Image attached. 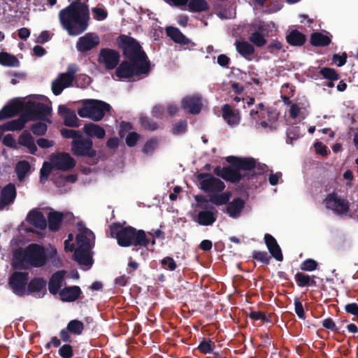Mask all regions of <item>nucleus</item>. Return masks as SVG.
Returning <instances> with one entry per match:
<instances>
[{
	"instance_id": "obj_15",
	"label": "nucleus",
	"mask_w": 358,
	"mask_h": 358,
	"mask_svg": "<svg viewBox=\"0 0 358 358\" xmlns=\"http://www.w3.org/2000/svg\"><path fill=\"white\" fill-rule=\"evenodd\" d=\"M16 196L17 192L14 184L10 182L4 186L0 193V210L13 204Z\"/></svg>"
},
{
	"instance_id": "obj_51",
	"label": "nucleus",
	"mask_w": 358,
	"mask_h": 358,
	"mask_svg": "<svg viewBox=\"0 0 358 358\" xmlns=\"http://www.w3.org/2000/svg\"><path fill=\"white\" fill-rule=\"evenodd\" d=\"M140 122L141 126L146 130L155 131L158 129L157 123L147 116L141 117Z\"/></svg>"
},
{
	"instance_id": "obj_20",
	"label": "nucleus",
	"mask_w": 358,
	"mask_h": 358,
	"mask_svg": "<svg viewBox=\"0 0 358 358\" xmlns=\"http://www.w3.org/2000/svg\"><path fill=\"white\" fill-rule=\"evenodd\" d=\"M73 80L69 76L68 74L61 73L58 75L57 78L52 83L51 89L52 93L55 96L59 95L64 89L71 87L73 84Z\"/></svg>"
},
{
	"instance_id": "obj_60",
	"label": "nucleus",
	"mask_w": 358,
	"mask_h": 358,
	"mask_svg": "<svg viewBox=\"0 0 358 358\" xmlns=\"http://www.w3.org/2000/svg\"><path fill=\"white\" fill-rule=\"evenodd\" d=\"M248 315L251 320L254 321L262 320L266 322H270L266 314L262 311L251 310Z\"/></svg>"
},
{
	"instance_id": "obj_12",
	"label": "nucleus",
	"mask_w": 358,
	"mask_h": 358,
	"mask_svg": "<svg viewBox=\"0 0 358 358\" xmlns=\"http://www.w3.org/2000/svg\"><path fill=\"white\" fill-rule=\"evenodd\" d=\"M120 59L119 52L108 48L101 49L98 62L103 64L107 70H113L118 65Z\"/></svg>"
},
{
	"instance_id": "obj_27",
	"label": "nucleus",
	"mask_w": 358,
	"mask_h": 358,
	"mask_svg": "<svg viewBox=\"0 0 358 358\" xmlns=\"http://www.w3.org/2000/svg\"><path fill=\"white\" fill-rule=\"evenodd\" d=\"M286 42L291 46L301 47L303 46L306 41V36L297 29H292L285 36Z\"/></svg>"
},
{
	"instance_id": "obj_45",
	"label": "nucleus",
	"mask_w": 358,
	"mask_h": 358,
	"mask_svg": "<svg viewBox=\"0 0 358 358\" xmlns=\"http://www.w3.org/2000/svg\"><path fill=\"white\" fill-rule=\"evenodd\" d=\"M289 113L292 119L301 116L303 120H304L308 114L306 108L300 107L299 103H292L290 106Z\"/></svg>"
},
{
	"instance_id": "obj_50",
	"label": "nucleus",
	"mask_w": 358,
	"mask_h": 358,
	"mask_svg": "<svg viewBox=\"0 0 358 358\" xmlns=\"http://www.w3.org/2000/svg\"><path fill=\"white\" fill-rule=\"evenodd\" d=\"M54 166L50 162H44L42 168L40 170V180L44 182L48 180V177Z\"/></svg>"
},
{
	"instance_id": "obj_30",
	"label": "nucleus",
	"mask_w": 358,
	"mask_h": 358,
	"mask_svg": "<svg viewBox=\"0 0 358 358\" xmlns=\"http://www.w3.org/2000/svg\"><path fill=\"white\" fill-rule=\"evenodd\" d=\"M64 213L53 210L48 214L47 223L49 230L53 232L58 231L64 219Z\"/></svg>"
},
{
	"instance_id": "obj_17",
	"label": "nucleus",
	"mask_w": 358,
	"mask_h": 358,
	"mask_svg": "<svg viewBox=\"0 0 358 358\" xmlns=\"http://www.w3.org/2000/svg\"><path fill=\"white\" fill-rule=\"evenodd\" d=\"M99 42L100 39L97 35L87 33L78 39L76 48L80 52H87L97 46Z\"/></svg>"
},
{
	"instance_id": "obj_63",
	"label": "nucleus",
	"mask_w": 358,
	"mask_h": 358,
	"mask_svg": "<svg viewBox=\"0 0 358 358\" xmlns=\"http://www.w3.org/2000/svg\"><path fill=\"white\" fill-rule=\"evenodd\" d=\"M162 266L170 271L176 270L177 265L174 259L171 257H166L161 261Z\"/></svg>"
},
{
	"instance_id": "obj_54",
	"label": "nucleus",
	"mask_w": 358,
	"mask_h": 358,
	"mask_svg": "<svg viewBox=\"0 0 358 358\" xmlns=\"http://www.w3.org/2000/svg\"><path fill=\"white\" fill-rule=\"evenodd\" d=\"M48 126L45 123L38 122L31 126V130L34 135L43 136L45 134Z\"/></svg>"
},
{
	"instance_id": "obj_24",
	"label": "nucleus",
	"mask_w": 358,
	"mask_h": 358,
	"mask_svg": "<svg viewBox=\"0 0 358 358\" xmlns=\"http://www.w3.org/2000/svg\"><path fill=\"white\" fill-rule=\"evenodd\" d=\"M65 274L66 271L62 270L56 271L51 275L48 282V290L50 294L55 295L60 292Z\"/></svg>"
},
{
	"instance_id": "obj_46",
	"label": "nucleus",
	"mask_w": 358,
	"mask_h": 358,
	"mask_svg": "<svg viewBox=\"0 0 358 358\" xmlns=\"http://www.w3.org/2000/svg\"><path fill=\"white\" fill-rule=\"evenodd\" d=\"M319 73L323 77V78L327 79L328 80L336 81L340 79L339 74L333 68H321L319 71Z\"/></svg>"
},
{
	"instance_id": "obj_61",
	"label": "nucleus",
	"mask_w": 358,
	"mask_h": 358,
	"mask_svg": "<svg viewBox=\"0 0 358 358\" xmlns=\"http://www.w3.org/2000/svg\"><path fill=\"white\" fill-rule=\"evenodd\" d=\"M267 166L265 164H262L260 163L257 164L255 162V167H254L249 176V178H255L257 176H261L266 171Z\"/></svg>"
},
{
	"instance_id": "obj_36",
	"label": "nucleus",
	"mask_w": 358,
	"mask_h": 358,
	"mask_svg": "<svg viewBox=\"0 0 358 358\" xmlns=\"http://www.w3.org/2000/svg\"><path fill=\"white\" fill-rule=\"evenodd\" d=\"M217 210L212 212L210 210H201L197 215V222L203 226L212 225L217 219Z\"/></svg>"
},
{
	"instance_id": "obj_44",
	"label": "nucleus",
	"mask_w": 358,
	"mask_h": 358,
	"mask_svg": "<svg viewBox=\"0 0 358 358\" xmlns=\"http://www.w3.org/2000/svg\"><path fill=\"white\" fill-rule=\"evenodd\" d=\"M215 348V344L210 338L203 337L197 347V350L202 354H209L213 352Z\"/></svg>"
},
{
	"instance_id": "obj_42",
	"label": "nucleus",
	"mask_w": 358,
	"mask_h": 358,
	"mask_svg": "<svg viewBox=\"0 0 358 358\" xmlns=\"http://www.w3.org/2000/svg\"><path fill=\"white\" fill-rule=\"evenodd\" d=\"M70 36H78L84 32L89 24H61Z\"/></svg>"
},
{
	"instance_id": "obj_57",
	"label": "nucleus",
	"mask_w": 358,
	"mask_h": 358,
	"mask_svg": "<svg viewBox=\"0 0 358 358\" xmlns=\"http://www.w3.org/2000/svg\"><path fill=\"white\" fill-rule=\"evenodd\" d=\"M187 128V122L186 120H180L173 125L172 133L174 135H180L185 133Z\"/></svg>"
},
{
	"instance_id": "obj_14",
	"label": "nucleus",
	"mask_w": 358,
	"mask_h": 358,
	"mask_svg": "<svg viewBox=\"0 0 358 358\" xmlns=\"http://www.w3.org/2000/svg\"><path fill=\"white\" fill-rule=\"evenodd\" d=\"M181 107L190 114H199L203 107L201 97L198 95L187 96L182 99Z\"/></svg>"
},
{
	"instance_id": "obj_8",
	"label": "nucleus",
	"mask_w": 358,
	"mask_h": 358,
	"mask_svg": "<svg viewBox=\"0 0 358 358\" xmlns=\"http://www.w3.org/2000/svg\"><path fill=\"white\" fill-rule=\"evenodd\" d=\"M196 178L199 182L200 189L205 192H222L225 188L224 182L211 173H199Z\"/></svg>"
},
{
	"instance_id": "obj_16",
	"label": "nucleus",
	"mask_w": 358,
	"mask_h": 358,
	"mask_svg": "<svg viewBox=\"0 0 358 358\" xmlns=\"http://www.w3.org/2000/svg\"><path fill=\"white\" fill-rule=\"evenodd\" d=\"M24 106V102L18 99L12 100L0 110V120L14 117L20 112L23 111Z\"/></svg>"
},
{
	"instance_id": "obj_4",
	"label": "nucleus",
	"mask_w": 358,
	"mask_h": 358,
	"mask_svg": "<svg viewBox=\"0 0 358 358\" xmlns=\"http://www.w3.org/2000/svg\"><path fill=\"white\" fill-rule=\"evenodd\" d=\"M60 22H88L90 10L85 3L72 2L59 13Z\"/></svg>"
},
{
	"instance_id": "obj_48",
	"label": "nucleus",
	"mask_w": 358,
	"mask_h": 358,
	"mask_svg": "<svg viewBox=\"0 0 358 358\" xmlns=\"http://www.w3.org/2000/svg\"><path fill=\"white\" fill-rule=\"evenodd\" d=\"M266 113L261 110L253 108L250 111V120L257 129L259 128V122L262 119L266 118Z\"/></svg>"
},
{
	"instance_id": "obj_7",
	"label": "nucleus",
	"mask_w": 358,
	"mask_h": 358,
	"mask_svg": "<svg viewBox=\"0 0 358 358\" xmlns=\"http://www.w3.org/2000/svg\"><path fill=\"white\" fill-rule=\"evenodd\" d=\"M71 151L76 157L94 158L96 151L93 148V141L90 138H85L83 135L79 138L72 141Z\"/></svg>"
},
{
	"instance_id": "obj_35",
	"label": "nucleus",
	"mask_w": 358,
	"mask_h": 358,
	"mask_svg": "<svg viewBox=\"0 0 358 358\" xmlns=\"http://www.w3.org/2000/svg\"><path fill=\"white\" fill-rule=\"evenodd\" d=\"M83 131L90 137H96L99 139L103 138L106 136L105 129L94 123L85 124Z\"/></svg>"
},
{
	"instance_id": "obj_64",
	"label": "nucleus",
	"mask_w": 358,
	"mask_h": 358,
	"mask_svg": "<svg viewBox=\"0 0 358 358\" xmlns=\"http://www.w3.org/2000/svg\"><path fill=\"white\" fill-rule=\"evenodd\" d=\"M294 309L295 313L297 315V316L302 320H304L306 317L305 312L303 309V306L302 303L299 301L298 298H296L294 299Z\"/></svg>"
},
{
	"instance_id": "obj_6",
	"label": "nucleus",
	"mask_w": 358,
	"mask_h": 358,
	"mask_svg": "<svg viewBox=\"0 0 358 358\" xmlns=\"http://www.w3.org/2000/svg\"><path fill=\"white\" fill-rule=\"evenodd\" d=\"M24 260L28 265L39 268L46 264L48 257L43 246L31 243L24 250Z\"/></svg>"
},
{
	"instance_id": "obj_5",
	"label": "nucleus",
	"mask_w": 358,
	"mask_h": 358,
	"mask_svg": "<svg viewBox=\"0 0 358 358\" xmlns=\"http://www.w3.org/2000/svg\"><path fill=\"white\" fill-rule=\"evenodd\" d=\"M23 110L29 121L40 120L50 122L47 117L51 114L52 107L48 104L29 101L24 103Z\"/></svg>"
},
{
	"instance_id": "obj_1",
	"label": "nucleus",
	"mask_w": 358,
	"mask_h": 358,
	"mask_svg": "<svg viewBox=\"0 0 358 358\" xmlns=\"http://www.w3.org/2000/svg\"><path fill=\"white\" fill-rule=\"evenodd\" d=\"M117 43L125 59L116 69L115 74L117 77L130 78L150 73V60L136 39L121 34L117 38Z\"/></svg>"
},
{
	"instance_id": "obj_2",
	"label": "nucleus",
	"mask_w": 358,
	"mask_h": 358,
	"mask_svg": "<svg viewBox=\"0 0 358 358\" xmlns=\"http://www.w3.org/2000/svg\"><path fill=\"white\" fill-rule=\"evenodd\" d=\"M109 229L110 236L115 238L121 247H147L150 243L142 229L138 230L131 226L123 227L120 222L111 224Z\"/></svg>"
},
{
	"instance_id": "obj_43",
	"label": "nucleus",
	"mask_w": 358,
	"mask_h": 358,
	"mask_svg": "<svg viewBox=\"0 0 358 358\" xmlns=\"http://www.w3.org/2000/svg\"><path fill=\"white\" fill-rule=\"evenodd\" d=\"M0 64L5 66L17 67L20 64L17 58L6 52H0Z\"/></svg>"
},
{
	"instance_id": "obj_29",
	"label": "nucleus",
	"mask_w": 358,
	"mask_h": 358,
	"mask_svg": "<svg viewBox=\"0 0 358 358\" xmlns=\"http://www.w3.org/2000/svg\"><path fill=\"white\" fill-rule=\"evenodd\" d=\"M229 166L224 167V173L222 178L227 181H229L233 183L239 182L245 175H242L238 168L234 165V162H229Z\"/></svg>"
},
{
	"instance_id": "obj_25",
	"label": "nucleus",
	"mask_w": 358,
	"mask_h": 358,
	"mask_svg": "<svg viewBox=\"0 0 358 358\" xmlns=\"http://www.w3.org/2000/svg\"><path fill=\"white\" fill-rule=\"evenodd\" d=\"M81 294V289L77 285L65 287L59 292L61 300L65 302H73L76 301Z\"/></svg>"
},
{
	"instance_id": "obj_40",
	"label": "nucleus",
	"mask_w": 358,
	"mask_h": 358,
	"mask_svg": "<svg viewBox=\"0 0 358 358\" xmlns=\"http://www.w3.org/2000/svg\"><path fill=\"white\" fill-rule=\"evenodd\" d=\"M231 194L230 192H225L221 194H212L209 195V201L216 206L227 204L230 200Z\"/></svg>"
},
{
	"instance_id": "obj_39",
	"label": "nucleus",
	"mask_w": 358,
	"mask_h": 358,
	"mask_svg": "<svg viewBox=\"0 0 358 358\" xmlns=\"http://www.w3.org/2000/svg\"><path fill=\"white\" fill-rule=\"evenodd\" d=\"M235 45L236 51L243 57L246 58L255 53L254 46L248 41H236Z\"/></svg>"
},
{
	"instance_id": "obj_22",
	"label": "nucleus",
	"mask_w": 358,
	"mask_h": 358,
	"mask_svg": "<svg viewBox=\"0 0 358 358\" xmlns=\"http://www.w3.org/2000/svg\"><path fill=\"white\" fill-rule=\"evenodd\" d=\"M90 250L91 249L83 248L81 247L75 248L73 259L80 265L92 266L93 259L90 255Z\"/></svg>"
},
{
	"instance_id": "obj_9",
	"label": "nucleus",
	"mask_w": 358,
	"mask_h": 358,
	"mask_svg": "<svg viewBox=\"0 0 358 358\" xmlns=\"http://www.w3.org/2000/svg\"><path fill=\"white\" fill-rule=\"evenodd\" d=\"M248 31V39L256 47L262 48L266 44V37L268 36L269 34L268 24H251Z\"/></svg>"
},
{
	"instance_id": "obj_28",
	"label": "nucleus",
	"mask_w": 358,
	"mask_h": 358,
	"mask_svg": "<svg viewBox=\"0 0 358 358\" xmlns=\"http://www.w3.org/2000/svg\"><path fill=\"white\" fill-rule=\"evenodd\" d=\"M166 34L170 37L175 43H178L181 45H189L192 44L195 45L190 39L187 38L178 28L173 27H168L166 29Z\"/></svg>"
},
{
	"instance_id": "obj_33",
	"label": "nucleus",
	"mask_w": 358,
	"mask_h": 358,
	"mask_svg": "<svg viewBox=\"0 0 358 358\" xmlns=\"http://www.w3.org/2000/svg\"><path fill=\"white\" fill-rule=\"evenodd\" d=\"M224 120L231 126L237 125L240 122V115L238 111L231 109L229 104H224L222 108Z\"/></svg>"
},
{
	"instance_id": "obj_3",
	"label": "nucleus",
	"mask_w": 358,
	"mask_h": 358,
	"mask_svg": "<svg viewBox=\"0 0 358 358\" xmlns=\"http://www.w3.org/2000/svg\"><path fill=\"white\" fill-rule=\"evenodd\" d=\"M110 108V106L103 101L85 99L83 102V106L78 109V114L80 117H87L98 122L103 119L106 112L109 111Z\"/></svg>"
},
{
	"instance_id": "obj_37",
	"label": "nucleus",
	"mask_w": 358,
	"mask_h": 358,
	"mask_svg": "<svg viewBox=\"0 0 358 358\" xmlns=\"http://www.w3.org/2000/svg\"><path fill=\"white\" fill-rule=\"evenodd\" d=\"M315 275L310 276L301 272H298L294 275V279L296 285L300 287H315L317 285L315 280Z\"/></svg>"
},
{
	"instance_id": "obj_23",
	"label": "nucleus",
	"mask_w": 358,
	"mask_h": 358,
	"mask_svg": "<svg viewBox=\"0 0 358 358\" xmlns=\"http://www.w3.org/2000/svg\"><path fill=\"white\" fill-rule=\"evenodd\" d=\"M264 241L271 255L277 261H282L283 255L282 250L276 239L272 235L266 234L264 235Z\"/></svg>"
},
{
	"instance_id": "obj_53",
	"label": "nucleus",
	"mask_w": 358,
	"mask_h": 358,
	"mask_svg": "<svg viewBox=\"0 0 358 358\" xmlns=\"http://www.w3.org/2000/svg\"><path fill=\"white\" fill-rule=\"evenodd\" d=\"M252 257L263 264L268 265L270 264L271 256L266 251H254Z\"/></svg>"
},
{
	"instance_id": "obj_10",
	"label": "nucleus",
	"mask_w": 358,
	"mask_h": 358,
	"mask_svg": "<svg viewBox=\"0 0 358 358\" xmlns=\"http://www.w3.org/2000/svg\"><path fill=\"white\" fill-rule=\"evenodd\" d=\"M28 280L27 272L14 271L9 278L8 285L14 294L23 296L26 294Z\"/></svg>"
},
{
	"instance_id": "obj_47",
	"label": "nucleus",
	"mask_w": 358,
	"mask_h": 358,
	"mask_svg": "<svg viewBox=\"0 0 358 358\" xmlns=\"http://www.w3.org/2000/svg\"><path fill=\"white\" fill-rule=\"evenodd\" d=\"M66 328L71 334L80 335L84 330V324L78 320H72L67 324Z\"/></svg>"
},
{
	"instance_id": "obj_55",
	"label": "nucleus",
	"mask_w": 358,
	"mask_h": 358,
	"mask_svg": "<svg viewBox=\"0 0 358 358\" xmlns=\"http://www.w3.org/2000/svg\"><path fill=\"white\" fill-rule=\"evenodd\" d=\"M318 263L313 259H307L300 264V269L303 271H313L317 269Z\"/></svg>"
},
{
	"instance_id": "obj_18",
	"label": "nucleus",
	"mask_w": 358,
	"mask_h": 358,
	"mask_svg": "<svg viewBox=\"0 0 358 358\" xmlns=\"http://www.w3.org/2000/svg\"><path fill=\"white\" fill-rule=\"evenodd\" d=\"M78 229L80 232L76 236L78 247L92 249V245L90 242L95 238L94 233L81 224H78Z\"/></svg>"
},
{
	"instance_id": "obj_38",
	"label": "nucleus",
	"mask_w": 358,
	"mask_h": 358,
	"mask_svg": "<svg viewBox=\"0 0 358 358\" xmlns=\"http://www.w3.org/2000/svg\"><path fill=\"white\" fill-rule=\"evenodd\" d=\"M310 43L314 47H325L330 45L331 40L321 32H313L310 35Z\"/></svg>"
},
{
	"instance_id": "obj_62",
	"label": "nucleus",
	"mask_w": 358,
	"mask_h": 358,
	"mask_svg": "<svg viewBox=\"0 0 358 358\" xmlns=\"http://www.w3.org/2000/svg\"><path fill=\"white\" fill-rule=\"evenodd\" d=\"M140 138V135L136 132H130L128 134L125 141L126 144L129 147H134L136 145L137 142L138 141Z\"/></svg>"
},
{
	"instance_id": "obj_52",
	"label": "nucleus",
	"mask_w": 358,
	"mask_h": 358,
	"mask_svg": "<svg viewBox=\"0 0 358 358\" xmlns=\"http://www.w3.org/2000/svg\"><path fill=\"white\" fill-rule=\"evenodd\" d=\"M64 124L69 127H78V119L76 116L75 111H71L68 115L64 117Z\"/></svg>"
},
{
	"instance_id": "obj_58",
	"label": "nucleus",
	"mask_w": 358,
	"mask_h": 358,
	"mask_svg": "<svg viewBox=\"0 0 358 358\" xmlns=\"http://www.w3.org/2000/svg\"><path fill=\"white\" fill-rule=\"evenodd\" d=\"M58 353L62 358H72L73 356V347L69 344H64L60 347Z\"/></svg>"
},
{
	"instance_id": "obj_49",
	"label": "nucleus",
	"mask_w": 358,
	"mask_h": 358,
	"mask_svg": "<svg viewBox=\"0 0 358 358\" xmlns=\"http://www.w3.org/2000/svg\"><path fill=\"white\" fill-rule=\"evenodd\" d=\"M188 6L192 11H203L208 9L205 0H190Z\"/></svg>"
},
{
	"instance_id": "obj_26",
	"label": "nucleus",
	"mask_w": 358,
	"mask_h": 358,
	"mask_svg": "<svg viewBox=\"0 0 358 358\" xmlns=\"http://www.w3.org/2000/svg\"><path fill=\"white\" fill-rule=\"evenodd\" d=\"M245 205V203L241 198H235L231 202L229 201L225 213L232 218H237L240 216Z\"/></svg>"
},
{
	"instance_id": "obj_41",
	"label": "nucleus",
	"mask_w": 358,
	"mask_h": 358,
	"mask_svg": "<svg viewBox=\"0 0 358 358\" xmlns=\"http://www.w3.org/2000/svg\"><path fill=\"white\" fill-rule=\"evenodd\" d=\"M31 170V165L27 160L19 161L15 166V173L19 180L22 181Z\"/></svg>"
},
{
	"instance_id": "obj_32",
	"label": "nucleus",
	"mask_w": 358,
	"mask_h": 358,
	"mask_svg": "<svg viewBox=\"0 0 358 358\" xmlns=\"http://www.w3.org/2000/svg\"><path fill=\"white\" fill-rule=\"evenodd\" d=\"M18 143L20 145L27 148L30 154L36 155L38 149L33 136L28 131L25 130L20 135Z\"/></svg>"
},
{
	"instance_id": "obj_59",
	"label": "nucleus",
	"mask_w": 358,
	"mask_h": 358,
	"mask_svg": "<svg viewBox=\"0 0 358 358\" xmlns=\"http://www.w3.org/2000/svg\"><path fill=\"white\" fill-rule=\"evenodd\" d=\"M92 13L94 19L98 21L104 20L108 15L106 10L103 7L100 6L93 8Z\"/></svg>"
},
{
	"instance_id": "obj_31",
	"label": "nucleus",
	"mask_w": 358,
	"mask_h": 358,
	"mask_svg": "<svg viewBox=\"0 0 358 358\" xmlns=\"http://www.w3.org/2000/svg\"><path fill=\"white\" fill-rule=\"evenodd\" d=\"M28 121L26 115L23 113L18 119L4 123L0 127V129L2 131H20L24 129Z\"/></svg>"
},
{
	"instance_id": "obj_34",
	"label": "nucleus",
	"mask_w": 358,
	"mask_h": 358,
	"mask_svg": "<svg viewBox=\"0 0 358 358\" xmlns=\"http://www.w3.org/2000/svg\"><path fill=\"white\" fill-rule=\"evenodd\" d=\"M46 280L43 278L35 277L32 278L29 282H27L26 292H27V294L38 293L45 289V292L43 294L44 295L46 292Z\"/></svg>"
},
{
	"instance_id": "obj_56",
	"label": "nucleus",
	"mask_w": 358,
	"mask_h": 358,
	"mask_svg": "<svg viewBox=\"0 0 358 358\" xmlns=\"http://www.w3.org/2000/svg\"><path fill=\"white\" fill-rule=\"evenodd\" d=\"M60 133L64 138H71L72 141H75L82 136V134L80 131L69 129L66 128H62L60 130Z\"/></svg>"
},
{
	"instance_id": "obj_21",
	"label": "nucleus",
	"mask_w": 358,
	"mask_h": 358,
	"mask_svg": "<svg viewBox=\"0 0 358 358\" xmlns=\"http://www.w3.org/2000/svg\"><path fill=\"white\" fill-rule=\"evenodd\" d=\"M227 162H234V165L239 171H245L251 173L252 169L255 167V159L252 157H238L235 156H229L226 158ZM250 173H248V176Z\"/></svg>"
},
{
	"instance_id": "obj_11",
	"label": "nucleus",
	"mask_w": 358,
	"mask_h": 358,
	"mask_svg": "<svg viewBox=\"0 0 358 358\" xmlns=\"http://www.w3.org/2000/svg\"><path fill=\"white\" fill-rule=\"evenodd\" d=\"M325 206L338 215L346 214L349 210V202L335 192L327 194L324 200Z\"/></svg>"
},
{
	"instance_id": "obj_13",
	"label": "nucleus",
	"mask_w": 358,
	"mask_h": 358,
	"mask_svg": "<svg viewBox=\"0 0 358 358\" xmlns=\"http://www.w3.org/2000/svg\"><path fill=\"white\" fill-rule=\"evenodd\" d=\"M50 160L54 168L63 171L73 169L76 164V160L67 152L52 155Z\"/></svg>"
},
{
	"instance_id": "obj_19",
	"label": "nucleus",
	"mask_w": 358,
	"mask_h": 358,
	"mask_svg": "<svg viewBox=\"0 0 358 358\" xmlns=\"http://www.w3.org/2000/svg\"><path fill=\"white\" fill-rule=\"evenodd\" d=\"M26 221L36 229L43 230L47 227V220L43 213L38 209L30 210L26 217Z\"/></svg>"
}]
</instances>
